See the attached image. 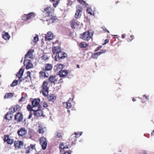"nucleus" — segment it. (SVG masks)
Returning a JSON list of instances; mask_svg holds the SVG:
<instances>
[{"mask_svg": "<svg viewBox=\"0 0 154 154\" xmlns=\"http://www.w3.org/2000/svg\"><path fill=\"white\" fill-rule=\"evenodd\" d=\"M43 12H46L45 15L43 17V20L44 21L48 22V24H50L54 23L57 19L56 17L52 16V13L54 11V9L51 7L48 6L44 9Z\"/></svg>", "mask_w": 154, "mask_h": 154, "instance_id": "obj_1", "label": "nucleus"}, {"mask_svg": "<svg viewBox=\"0 0 154 154\" xmlns=\"http://www.w3.org/2000/svg\"><path fill=\"white\" fill-rule=\"evenodd\" d=\"M48 81H44L43 82L41 86L42 89L40 91L42 93L44 96H47L49 93V87L48 86Z\"/></svg>", "mask_w": 154, "mask_h": 154, "instance_id": "obj_2", "label": "nucleus"}, {"mask_svg": "<svg viewBox=\"0 0 154 154\" xmlns=\"http://www.w3.org/2000/svg\"><path fill=\"white\" fill-rule=\"evenodd\" d=\"M54 57L55 61L61 62L62 60L67 57V55L66 53L61 51L56 55H55Z\"/></svg>", "mask_w": 154, "mask_h": 154, "instance_id": "obj_3", "label": "nucleus"}, {"mask_svg": "<svg viewBox=\"0 0 154 154\" xmlns=\"http://www.w3.org/2000/svg\"><path fill=\"white\" fill-rule=\"evenodd\" d=\"M92 34H91L89 31L85 32L80 35V37L84 40L88 41L91 37Z\"/></svg>", "mask_w": 154, "mask_h": 154, "instance_id": "obj_4", "label": "nucleus"}, {"mask_svg": "<svg viewBox=\"0 0 154 154\" xmlns=\"http://www.w3.org/2000/svg\"><path fill=\"white\" fill-rule=\"evenodd\" d=\"M69 24L71 28L73 30L78 29L79 25L77 20L74 19L70 21Z\"/></svg>", "mask_w": 154, "mask_h": 154, "instance_id": "obj_5", "label": "nucleus"}, {"mask_svg": "<svg viewBox=\"0 0 154 154\" xmlns=\"http://www.w3.org/2000/svg\"><path fill=\"white\" fill-rule=\"evenodd\" d=\"M23 114L20 112H18L14 115V120L17 123L21 122L23 119Z\"/></svg>", "mask_w": 154, "mask_h": 154, "instance_id": "obj_6", "label": "nucleus"}, {"mask_svg": "<svg viewBox=\"0 0 154 154\" xmlns=\"http://www.w3.org/2000/svg\"><path fill=\"white\" fill-rule=\"evenodd\" d=\"M41 106H38V109L33 111V115L34 116V119H37L38 117L41 116L43 115V111L40 109H41Z\"/></svg>", "mask_w": 154, "mask_h": 154, "instance_id": "obj_7", "label": "nucleus"}, {"mask_svg": "<svg viewBox=\"0 0 154 154\" xmlns=\"http://www.w3.org/2000/svg\"><path fill=\"white\" fill-rule=\"evenodd\" d=\"M83 10V8L80 5H78L76 6V11L75 13V17L76 19L79 18L81 15V13Z\"/></svg>", "mask_w": 154, "mask_h": 154, "instance_id": "obj_8", "label": "nucleus"}, {"mask_svg": "<svg viewBox=\"0 0 154 154\" xmlns=\"http://www.w3.org/2000/svg\"><path fill=\"white\" fill-rule=\"evenodd\" d=\"M17 133L19 137H23L27 134V131L24 128L22 127L17 131Z\"/></svg>", "mask_w": 154, "mask_h": 154, "instance_id": "obj_9", "label": "nucleus"}, {"mask_svg": "<svg viewBox=\"0 0 154 154\" xmlns=\"http://www.w3.org/2000/svg\"><path fill=\"white\" fill-rule=\"evenodd\" d=\"M4 143L6 142L7 144L10 145H11L14 142V140L9 137L8 135H4V138L3 139Z\"/></svg>", "mask_w": 154, "mask_h": 154, "instance_id": "obj_10", "label": "nucleus"}, {"mask_svg": "<svg viewBox=\"0 0 154 154\" xmlns=\"http://www.w3.org/2000/svg\"><path fill=\"white\" fill-rule=\"evenodd\" d=\"M14 143V146L15 148L17 149L22 148L24 144V143L22 141L19 140H16Z\"/></svg>", "mask_w": 154, "mask_h": 154, "instance_id": "obj_11", "label": "nucleus"}, {"mask_svg": "<svg viewBox=\"0 0 154 154\" xmlns=\"http://www.w3.org/2000/svg\"><path fill=\"white\" fill-rule=\"evenodd\" d=\"M40 143L42 149H45L47 146V141L46 138L44 137H42L40 139Z\"/></svg>", "mask_w": 154, "mask_h": 154, "instance_id": "obj_12", "label": "nucleus"}, {"mask_svg": "<svg viewBox=\"0 0 154 154\" xmlns=\"http://www.w3.org/2000/svg\"><path fill=\"white\" fill-rule=\"evenodd\" d=\"M69 73L68 70H63L58 72V75L59 76L63 78H65Z\"/></svg>", "mask_w": 154, "mask_h": 154, "instance_id": "obj_13", "label": "nucleus"}, {"mask_svg": "<svg viewBox=\"0 0 154 154\" xmlns=\"http://www.w3.org/2000/svg\"><path fill=\"white\" fill-rule=\"evenodd\" d=\"M65 66L63 64H57L54 67V70L55 72H60L63 69L65 68Z\"/></svg>", "mask_w": 154, "mask_h": 154, "instance_id": "obj_14", "label": "nucleus"}, {"mask_svg": "<svg viewBox=\"0 0 154 154\" xmlns=\"http://www.w3.org/2000/svg\"><path fill=\"white\" fill-rule=\"evenodd\" d=\"M20 107V106L18 104L12 106L9 109V111L11 113H14L19 110Z\"/></svg>", "mask_w": 154, "mask_h": 154, "instance_id": "obj_15", "label": "nucleus"}, {"mask_svg": "<svg viewBox=\"0 0 154 154\" xmlns=\"http://www.w3.org/2000/svg\"><path fill=\"white\" fill-rule=\"evenodd\" d=\"M49 81L51 83H53L54 85L57 84V80L56 76L51 75L48 79Z\"/></svg>", "mask_w": 154, "mask_h": 154, "instance_id": "obj_16", "label": "nucleus"}, {"mask_svg": "<svg viewBox=\"0 0 154 154\" xmlns=\"http://www.w3.org/2000/svg\"><path fill=\"white\" fill-rule=\"evenodd\" d=\"M40 102V99L39 98H35L32 101V104L33 108L35 107L40 106L39 103Z\"/></svg>", "mask_w": 154, "mask_h": 154, "instance_id": "obj_17", "label": "nucleus"}, {"mask_svg": "<svg viewBox=\"0 0 154 154\" xmlns=\"http://www.w3.org/2000/svg\"><path fill=\"white\" fill-rule=\"evenodd\" d=\"M53 38V34L51 32H48L47 34L45 35V41H50Z\"/></svg>", "mask_w": 154, "mask_h": 154, "instance_id": "obj_18", "label": "nucleus"}, {"mask_svg": "<svg viewBox=\"0 0 154 154\" xmlns=\"http://www.w3.org/2000/svg\"><path fill=\"white\" fill-rule=\"evenodd\" d=\"M62 50L60 48L59 46H54L53 47L52 51L54 55H56L58 53L60 52Z\"/></svg>", "mask_w": 154, "mask_h": 154, "instance_id": "obj_19", "label": "nucleus"}, {"mask_svg": "<svg viewBox=\"0 0 154 154\" xmlns=\"http://www.w3.org/2000/svg\"><path fill=\"white\" fill-rule=\"evenodd\" d=\"M24 65L26 64V68L27 69H29L33 66V65L31 63V61L29 60H24Z\"/></svg>", "mask_w": 154, "mask_h": 154, "instance_id": "obj_20", "label": "nucleus"}, {"mask_svg": "<svg viewBox=\"0 0 154 154\" xmlns=\"http://www.w3.org/2000/svg\"><path fill=\"white\" fill-rule=\"evenodd\" d=\"M52 65L51 64H45L44 65V66L42 68L43 71H50L52 68Z\"/></svg>", "mask_w": 154, "mask_h": 154, "instance_id": "obj_21", "label": "nucleus"}, {"mask_svg": "<svg viewBox=\"0 0 154 154\" xmlns=\"http://www.w3.org/2000/svg\"><path fill=\"white\" fill-rule=\"evenodd\" d=\"M47 97V100L49 102H54L56 99V96L53 94L48 95Z\"/></svg>", "mask_w": 154, "mask_h": 154, "instance_id": "obj_22", "label": "nucleus"}, {"mask_svg": "<svg viewBox=\"0 0 154 154\" xmlns=\"http://www.w3.org/2000/svg\"><path fill=\"white\" fill-rule=\"evenodd\" d=\"M33 51L34 50H33L29 49L25 55V58H27L30 59L32 58H33L32 53Z\"/></svg>", "mask_w": 154, "mask_h": 154, "instance_id": "obj_23", "label": "nucleus"}, {"mask_svg": "<svg viewBox=\"0 0 154 154\" xmlns=\"http://www.w3.org/2000/svg\"><path fill=\"white\" fill-rule=\"evenodd\" d=\"M26 76L24 79H23L22 80H25L26 82H29L31 80V73L29 71H28L26 72Z\"/></svg>", "mask_w": 154, "mask_h": 154, "instance_id": "obj_24", "label": "nucleus"}, {"mask_svg": "<svg viewBox=\"0 0 154 154\" xmlns=\"http://www.w3.org/2000/svg\"><path fill=\"white\" fill-rule=\"evenodd\" d=\"M23 72L24 69H21L16 75L18 77L19 79L20 80V81H22V76L23 75Z\"/></svg>", "mask_w": 154, "mask_h": 154, "instance_id": "obj_25", "label": "nucleus"}, {"mask_svg": "<svg viewBox=\"0 0 154 154\" xmlns=\"http://www.w3.org/2000/svg\"><path fill=\"white\" fill-rule=\"evenodd\" d=\"M27 16L28 20H29L35 17L36 14L34 12H32L28 13L27 14Z\"/></svg>", "mask_w": 154, "mask_h": 154, "instance_id": "obj_26", "label": "nucleus"}, {"mask_svg": "<svg viewBox=\"0 0 154 154\" xmlns=\"http://www.w3.org/2000/svg\"><path fill=\"white\" fill-rule=\"evenodd\" d=\"M88 45V44L85 42H82L79 45V47L81 48H85Z\"/></svg>", "mask_w": 154, "mask_h": 154, "instance_id": "obj_27", "label": "nucleus"}, {"mask_svg": "<svg viewBox=\"0 0 154 154\" xmlns=\"http://www.w3.org/2000/svg\"><path fill=\"white\" fill-rule=\"evenodd\" d=\"M82 132H80L79 133L75 132L74 133L75 136H73V137L71 138V139L73 138L74 139V140H77V138L79 137L82 134Z\"/></svg>", "mask_w": 154, "mask_h": 154, "instance_id": "obj_28", "label": "nucleus"}, {"mask_svg": "<svg viewBox=\"0 0 154 154\" xmlns=\"http://www.w3.org/2000/svg\"><path fill=\"white\" fill-rule=\"evenodd\" d=\"M11 114L12 113L10 112H7L5 115V118L8 120H11L12 118Z\"/></svg>", "mask_w": 154, "mask_h": 154, "instance_id": "obj_29", "label": "nucleus"}, {"mask_svg": "<svg viewBox=\"0 0 154 154\" xmlns=\"http://www.w3.org/2000/svg\"><path fill=\"white\" fill-rule=\"evenodd\" d=\"M13 96V94L12 93H7L4 96V99H9L11 98Z\"/></svg>", "mask_w": 154, "mask_h": 154, "instance_id": "obj_30", "label": "nucleus"}, {"mask_svg": "<svg viewBox=\"0 0 154 154\" xmlns=\"http://www.w3.org/2000/svg\"><path fill=\"white\" fill-rule=\"evenodd\" d=\"M39 74L42 77H43L44 78H48L49 76V75L48 74V75H46L45 71H40L39 72Z\"/></svg>", "mask_w": 154, "mask_h": 154, "instance_id": "obj_31", "label": "nucleus"}, {"mask_svg": "<svg viewBox=\"0 0 154 154\" xmlns=\"http://www.w3.org/2000/svg\"><path fill=\"white\" fill-rule=\"evenodd\" d=\"M2 37L5 39L7 40L10 38V36L8 32H5L2 35Z\"/></svg>", "mask_w": 154, "mask_h": 154, "instance_id": "obj_32", "label": "nucleus"}, {"mask_svg": "<svg viewBox=\"0 0 154 154\" xmlns=\"http://www.w3.org/2000/svg\"><path fill=\"white\" fill-rule=\"evenodd\" d=\"M71 99V98H70L68 100V101L66 103V107L68 109L71 108L72 106L71 103L69 102Z\"/></svg>", "mask_w": 154, "mask_h": 154, "instance_id": "obj_33", "label": "nucleus"}, {"mask_svg": "<svg viewBox=\"0 0 154 154\" xmlns=\"http://www.w3.org/2000/svg\"><path fill=\"white\" fill-rule=\"evenodd\" d=\"M68 146H64V144L63 143H60L59 145V148L61 149H68Z\"/></svg>", "mask_w": 154, "mask_h": 154, "instance_id": "obj_34", "label": "nucleus"}, {"mask_svg": "<svg viewBox=\"0 0 154 154\" xmlns=\"http://www.w3.org/2000/svg\"><path fill=\"white\" fill-rule=\"evenodd\" d=\"M99 56L100 55L98 52H97L92 54L91 56V57L94 59H97L98 56Z\"/></svg>", "mask_w": 154, "mask_h": 154, "instance_id": "obj_35", "label": "nucleus"}, {"mask_svg": "<svg viewBox=\"0 0 154 154\" xmlns=\"http://www.w3.org/2000/svg\"><path fill=\"white\" fill-rule=\"evenodd\" d=\"M80 4L82 5H85V6H88V4L86 3L83 0H77Z\"/></svg>", "mask_w": 154, "mask_h": 154, "instance_id": "obj_36", "label": "nucleus"}, {"mask_svg": "<svg viewBox=\"0 0 154 154\" xmlns=\"http://www.w3.org/2000/svg\"><path fill=\"white\" fill-rule=\"evenodd\" d=\"M33 107V106H32L30 104H28L27 106V110L29 111H30V112H31L32 111L33 112L34 110V109H32Z\"/></svg>", "mask_w": 154, "mask_h": 154, "instance_id": "obj_37", "label": "nucleus"}, {"mask_svg": "<svg viewBox=\"0 0 154 154\" xmlns=\"http://www.w3.org/2000/svg\"><path fill=\"white\" fill-rule=\"evenodd\" d=\"M22 19L25 21H26L28 20L27 14H24L22 16Z\"/></svg>", "mask_w": 154, "mask_h": 154, "instance_id": "obj_38", "label": "nucleus"}, {"mask_svg": "<svg viewBox=\"0 0 154 154\" xmlns=\"http://www.w3.org/2000/svg\"><path fill=\"white\" fill-rule=\"evenodd\" d=\"M63 134L62 133H60L58 132H57V134L56 137L57 138H62V136Z\"/></svg>", "mask_w": 154, "mask_h": 154, "instance_id": "obj_39", "label": "nucleus"}, {"mask_svg": "<svg viewBox=\"0 0 154 154\" xmlns=\"http://www.w3.org/2000/svg\"><path fill=\"white\" fill-rule=\"evenodd\" d=\"M87 12L91 15H93L94 13L91 9L90 8H88L87 10Z\"/></svg>", "mask_w": 154, "mask_h": 154, "instance_id": "obj_40", "label": "nucleus"}, {"mask_svg": "<svg viewBox=\"0 0 154 154\" xmlns=\"http://www.w3.org/2000/svg\"><path fill=\"white\" fill-rule=\"evenodd\" d=\"M18 84V81L17 80H14L12 83L11 85V87H14L16 85Z\"/></svg>", "mask_w": 154, "mask_h": 154, "instance_id": "obj_41", "label": "nucleus"}, {"mask_svg": "<svg viewBox=\"0 0 154 154\" xmlns=\"http://www.w3.org/2000/svg\"><path fill=\"white\" fill-rule=\"evenodd\" d=\"M73 136L72 135V136H71L70 137L69 139V141H71V143L72 144H74L75 143V141H76V140H74V139L73 138L71 139V138H73Z\"/></svg>", "mask_w": 154, "mask_h": 154, "instance_id": "obj_42", "label": "nucleus"}, {"mask_svg": "<svg viewBox=\"0 0 154 154\" xmlns=\"http://www.w3.org/2000/svg\"><path fill=\"white\" fill-rule=\"evenodd\" d=\"M35 144L33 145V144H31L30 145V146H28V147H29V149H32L31 150H32L33 149H35Z\"/></svg>", "mask_w": 154, "mask_h": 154, "instance_id": "obj_43", "label": "nucleus"}, {"mask_svg": "<svg viewBox=\"0 0 154 154\" xmlns=\"http://www.w3.org/2000/svg\"><path fill=\"white\" fill-rule=\"evenodd\" d=\"M37 132L40 133H43L44 132V129L42 128H40L38 131Z\"/></svg>", "mask_w": 154, "mask_h": 154, "instance_id": "obj_44", "label": "nucleus"}, {"mask_svg": "<svg viewBox=\"0 0 154 154\" xmlns=\"http://www.w3.org/2000/svg\"><path fill=\"white\" fill-rule=\"evenodd\" d=\"M34 42L35 43H36L38 41V35H36L35 36L34 38Z\"/></svg>", "mask_w": 154, "mask_h": 154, "instance_id": "obj_45", "label": "nucleus"}, {"mask_svg": "<svg viewBox=\"0 0 154 154\" xmlns=\"http://www.w3.org/2000/svg\"><path fill=\"white\" fill-rule=\"evenodd\" d=\"M106 52V50H102L100 51L99 52H98L99 55L103 54H104Z\"/></svg>", "mask_w": 154, "mask_h": 154, "instance_id": "obj_46", "label": "nucleus"}, {"mask_svg": "<svg viewBox=\"0 0 154 154\" xmlns=\"http://www.w3.org/2000/svg\"><path fill=\"white\" fill-rule=\"evenodd\" d=\"M130 37L131 39H130V38H128L127 39V41L128 42H130L134 38V37L133 35H131L130 36Z\"/></svg>", "mask_w": 154, "mask_h": 154, "instance_id": "obj_47", "label": "nucleus"}, {"mask_svg": "<svg viewBox=\"0 0 154 154\" xmlns=\"http://www.w3.org/2000/svg\"><path fill=\"white\" fill-rule=\"evenodd\" d=\"M102 29H103V30L105 32H107V33H109V30H107L106 28L104 26H103L102 27Z\"/></svg>", "mask_w": 154, "mask_h": 154, "instance_id": "obj_48", "label": "nucleus"}, {"mask_svg": "<svg viewBox=\"0 0 154 154\" xmlns=\"http://www.w3.org/2000/svg\"><path fill=\"white\" fill-rule=\"evenodd\" d=\"M33 114V113H32V112H30L29 115V116L27 118L28 119H31L32 117Z\"/></svg>", "mask_w": 154, "mask_h": 154, "instance_id": "obj_49", "label": "nucleus"}, {"mask_svg": "<svg viewBox=\"0 0 154 154\" xmlns=\"http://www.w3.org/2000/svg\"><path fill=\"white\" fill-rule=\"evenodd\" d=\"M43 106L45 108H47L48 107V105L46 102H45L43 103Z\"/></svg>", "mask_w": 154, "mask_h": 154, "instance_id": "obj_50", "label": "nucleus"}, {"mask_svg": "<svg viewBox=\"0 0 154 154\" xmlns=\"http://www.w3.org/2000/svg\"><path fill=\"white\" fill-rule=\"evenodd\" d=\"M102 47V46H100L97 47L94 50L95 52H96L100 50Z\"/></svg>", "mask_w": 154, "mask_h": 154, "instance_id": "obj_51", "label": "nucleus"}, {"mask_svg": "<svg viewBox=\"0 0 154 154\" xmlns=\"http://www.w3.org/2000/svg\"><path fill=\"white\" fill-rule=\"evenodd\" d=\"M63 82L62 79H60L58 81H57V84L63 83Z\"/></svg>", "mask_w": 154, "mask_h": 154, "instance_id": "obj_52", "label": "nucleus"}, {"mask_svg": "<svg viewBox=\"0 0 154 154\" xmlns=\"http://www.w3.org/2000/svg\"><path fill=\"white\" fill-rule=\"evenodd\" d=\"M109 42V40L108 39H105L104 40V43L103 44V45H105L106 44L108 43Z\"/></svg>", "mask_w": 154, "mask_h": 154, "instance_id": "obj_53", "label": "nucleus"}, {"mask_svg": "<svg viewBox=\"0 0 154 154\" xmlns=\"http://www.w3.org/2000/svg\"><path fill=\"white\" fill-rule=\"evenodd\" d=\"M27 149L26 150V152L27 153H29L30 152V151L31 150L30 149H29L28 147L27 148Z\"/></svg>", "mask_w": 154, "mask_h": 154, "instance_id": "obj_54", "label": "nucleus"}, {"mask_svg": "<svg viewBox=\"0 0 154 154\" xmlns=\"http://www.w3.org/2000/svg\"><path fill=\"white\" fill-rule=\"evenodd\" d=\"M71 151H70L69 152L68 151H66V152H64L63 154H71Z\"/></svg>", "mask_w": 154, "mask_h": 154, "instance_id": "obj_55", "label": "nucleus"}, {"mask_svg": "<svg viewBox=\"0 0 154 154\" xmlns=\"http://www.w3.org/2000/svg\"><path fill=\"white\" fill-rule=\"evenodd\" d=\"M143 97H144L146 100H149V97L148 96H146L145 95H143Z\"/></svg>", "mask_w": 154, "mask_h": 154, "instance_id": "obj_56", "label": "nucleus"}, {"mask_svg": "<svg viewBox=\"0 0 154 154\" xmlns=\"http://www.w3.org/2000/svg\"><path fill=\"white\" fill-rule=\"evenodd\" d=\"M58 5V4L56 2L53 3V5L54 7L55 8H56L57 7V5Z\"/></svg>", "mask_w": 154, "mask_h": 154, "instance_id": "obj_57", "label": "nucleus"}, {"mask_svg": "<svg viewBox=\"0 0 154 154\" xmlns=\"http://www.w3.org/2000/svg\"><path fill=\"white\" fill-rule=\"evenodd\" d=\"M125 36V34H123L122 35V38H124Z\"/></svg>", "mask_w": 154, "mask_h": 154, "instance_id": "obj_58", "label": "nucleus"}, {"mask_svg": "<svg viewBox=\"0 0 154 154\" xmlns=\"http://www.w3.org/2000/svg\"><path fill=\"white\" fill-rule=\"evenodd\" d=\"M141 102H142V103H145V101H144L143 100V99H142L141 100Z\"/></svg>", "mask_w": 154, "mask_h": 154, "instance_id": "obj_59", "label": "nucleus"}, {"mask_svg": "<svg viewBox=\"0 0 154 154\" xmlns=\"http://www.w3.org/2000/svg\"><path fill=\"white\" fill-rule=\"evenodd\" d=\"M23 97H22L19 100V101L22 102L23 101Z\"/></svg>", "mask_w": 154, "mask_h": 154, "instance_id": "obj_60", "label": "nucleus"}, {"mask_svg": "<svg viewBox=\"0 0 154 154\" xmlns=\"http://www.w3.org/2000/svg\"><path fill=\"white\" fill-rule=\"evenodd\" d=\"M146 104V103L144 104H142L140 105V106L142 107H144L145 106V105Z\"/></svg>", "mask_w": 154, "mask_h": 154, "instance_id": "obj_61", "label": "nucleus"}, {"mask_svg": "<svg viewBox=\"0 0 154 154\" xmlns=\"http://www.w3.org/2000/svg\"><path fill=\"white\" fill-rule=\"evenodd\" d=\"M143 154H147V153L146 152L144 151L143 152Z\"/></svg>", "mask_w": 154, "mask_h": 154, "instance_id": "obj_62", "label": "nucleus"}, {"mask_svg": "<svg viewBox=\"0 0 154 154\" xmlns=\"http://www.w3.org/2000/svg\"><path fill=\"white\" fill-rule=\"evenodd\" d=\"M132 100L134 102V101H136V99L135 98H133V99H132Z\"/></svg>", "mask_w": 154, "mask_h": 154, "instance_id": "obj_63", "label": "nucleus"}, {"mask_svg": "<svg viewBox=\"0 0 154 154\" xmlns=\"http://www.w3.org/2000/svg\"><path fill=\"white\" fill-rule=\"evenodd\" d=\"M76 67L77 68H80V66L78 64H77L76 66Z\"/></svg>", "mask_w": 154, "mask_h": 154, "instance_id": "obj_64", "label": "nucleus"}]
</instances>
